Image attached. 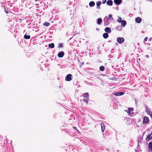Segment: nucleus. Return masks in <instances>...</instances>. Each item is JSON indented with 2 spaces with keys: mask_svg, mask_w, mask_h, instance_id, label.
Here are the masks:
<instances>
[{
  "mask_svg": "<svg viewBox=\"0 0 152 152\" xmlns=\"http://www.w3.org/2000/svg\"><path fill=\"white\" fill-rule=\"evenodd\" d=\"M104 26H107L110 23V22L109 19L107 16L105 17L104 19Z\"/></svg>",
  "mask_w": 152,
  "mask_h": 152,
  "instance_id": "obj_1",
  "label": "nucleus"
},
{
  "mask_svg": "<svg viewBox=\"0 0 152 152\" xmlns=\"http://www.w3.org/2000/svg\"><path fill=\"white\" fill-rule=\"evenodd\" d=\"M149 121V119L146 116H145L143 117V123L144 125H145L148 124Z\"/></svg>",
  "mask_w": 152,
  "mask_h": 152,
  "instance_id": "obj_2",
  "label": "nucleus"
},
{
  "mask_svg": "<svg viewBox=\"0 0 152 152\" xmlns=\"http://www.w3.org/2000/svg\"><path fill=\"white\" fill-rule=\"evenodd\" d=\"M124 41V38L122 37H118L117 39V41L119 44H122Z\"/></svg>",
  "mask_w": 152,
  "mask_h": 152,
  "instance_id": "obj_3",
  "label": "nucleus"
},
{
  "mask_svg": "<svg viewBox=\"0 0 152 152\" xmlns=\"http://www.w3.org/2000/svg\"><path fill=\"white\" fill-rule=\"evenodd\" d=\"M148 148L149 149V152H152V141L149 143L148 144Z\"/></svg>",
  "mask_w": 152,
  "mask_h": 152,
  "instance_id": "obj_4",
  "label": "nucleus"
},
{
  "mask_svg": "<svg viewBox=\"0 0 152 152\" xmlns=\"http://www.w3.org/2000/svg\"><path fill=\"white\" fill-rule=\"evenodd\" d=\"M141 19L139 17H137L135 19V21L137 23H140L141 22Z\"/></svg>",
  "mask_w": 152,
  "mask_h": 152,
  "instance_id": "obj_5",
  "label": "nucleus"
},
{
  "mask_svg": "<svg viewBox=\"0 0 152 152\" xmlns=\"http://www.w3.org/2000/svg\"><path fill=\"white\" fill-rule=\"evenodd\" d=\"M64 55V52L61 51L59 52L58 54V56L59 58H61Z\"/></svg>",
  "mask_w": 152,
  "mask_h": 152,
  "instance_id": "obj_6",
  "label": "nucleus"
},
{
  "mask_svg": "<svg viewBox=\"0 0 152 152\" xmlns=\"http://www.w3.org/2000/svg\"><path fill=\"white\" fill-rule=\"evenodd\" d=\"M124 93L122 92H116L114 94L116 96H121L123 95Z\"/></svg>",
  "mask_w": 152,
  "mask_h": 152,
  "instance_id": "obj_7",
  "label": "nucleus"
},
{
  "mask_svg": "<svg viewBox=\"0 0 152 152\" xmlns=\"http://www.w3.org/2000/svg\"><path fill=\"white\" fill-rule=\"evenodd\" d=\"M114 3L117 5L120 4L121 2V0H114Z\"/></svg>",
  "mask_w": 152,
  "mask_h": 152,
  "instance_id": "obj_8",
  "label": "nucleus"
},
{
  "mask_svg": "<svg viewBox=\"0 0 152 152\" xmlns=\"http://www.w3.org/2000/svg\"><path fill=\"white\" fill-rule=\"evenodd\" d=\"M113 2L111 0H109L107 1V4L109 6H112L113 5Z\"/></svg>",
  "mask_w": 152,
  "mask_h": 152,
  "instance_id": "obj_9",
  "label": "nucleus"
},
{
  "mask_svg": "<svg viewBox=\"0 0 152 152\" xmlns=\"http://www.w3.org/2000/svg\"><path fill=\"white\" fill-rule=\"evenodd\" d=\"M101 127L102 131V132H104L105 130V125L103 123L101 124Z\"/></svg>",
  "mask_w": 152,
  "mask_h": 152,
  "instance_id": "obj_10",
  "label": "nucleus"
},
{
  "mask_svg": "<svg viewBox=\"0 0 152 152\" xmlns=\"http://www.w3.org/2000/svg\"><path fill=\"white\" fill-rule=\"evenodd\" d=\"M104 31L105 32L110 33L111 32V29L109 27H106L104 29Z\"/></svg>",
  "mask_w": 152,
  "mask_h": 152,
  "instance_id": "obj_11",
  "label": "nucleus"
},
{
  "mask_svg": "<svg viewBox=\"0 0 152 152\" xmlns=\"http://www.w3.org/2000/svg\"><path fill=\"white\" fill-rule=\"evenodd\" d=\"M82 96L85 98H88L89 97V94L88 93H86L82 95Z\"/></svg>",
  "mask_w": 152,
  "mask_h": 152,
  "instance_id": "obj_12",
  "label": "nucleus"
},
{
  "mask_svg": "<svg viewBox=\"0 0 152 152\" xmlns=\"http://www.w3.org/2000/svg\"><path fill=\"white\" fill-rule=\"evenodd\" d=\"M72 79V77H66L65 80L66 81H70Z\"/></svg>",
  "mask_w": 152,
  "mask_h": 152,
  "instance_id": "obj_13",
  "label": "nucleus"
},
{
  "mask_svg": "<svg viewBox=\"0 0 152 152\" xmlns=\"http://www.w3.org/2000/svg\"><path fill=\"white\" fill-rule=\"evenodd\" d=\"M96 5H97V8L98 9H100V7H99V6L101 5V1H97L96 3Z\"/></svg>",
  "mask_w": 152,
  "mask_h": 152,
  "instance_id": "obj_14",
  "label": "nucleus"
},
{
  "mask_svg": "<svg viewBox=\"0 0 152 152\" xmlns=\"http://www.w3.org/2000/svg\"><path fill=\"white\" fill-rule=\"evenodd\" d=\"M95 2L93 1H91L89 3V6L90 7H92L95 5Z\"/></svg>",
  "mask_w": 152,
  "mask_h": 152,
  "instance_id": "obj_15",
  "label": "nucleus"
},
{
  "mask_svg": "<svg viewBox=\"0 0 152 152\" xmlns=\"http://www.w3.org/2000/svg\"><path fill=\"white\" fill-rule=\"evenodd\" d=\"M121 23L122 26L123 27H125L126 24V22L125 20H123Z\"/></svg>",
  "mask_w": 152,
  "mask_h": 152,
  "instance_id": "obj_16",
  "label": "nucleus"
},
{
  "mask_svg": "<svg viewBox=\"0 0 152 152\" xmlns=\"http://www.w3.org/2000/svg\"><path fill=\"white\" fill-rule=\"evenodd\" d=\"M116 29L117 30H118V31H121L122 29V28L121 27V26H117L116 28Z\"/></svg>",
  "mask_w": 152,
  "mask_h": 152,
  "instance_id": "obj_17",
  "label": "nucleus"
},
{
  "mask_svg": "<svg viewBox=\"0 0 152 152\" xmlns=\"http://www.w3.org/2000/svg\"><path fill=\"white\" fill-rule=\"evenodd\" d=\"M102 21V20L101 18H99L97 20V23L98 25H100Z\"/></svg>",
  "mask_w": 152,
  "mask_h": 152,
  "instance_id": "obj_18",
  "label": "nucleus"
},
{
  "mask_svg": "<svg viewBox=\"0 0 152 152\" xmlns=\"http://www.w3.org/2000/svg\"><path fill=\"white\" fill-rule=\"evenodd\" d=\"M103 37L104 39H106L108 37V34L107 33H104L103 34Z\"/></svg>",
  "mask_w": 152,
  "mask_h": 152,
  "instance_id": "obj_19",
  "label": "nucleus"
},
{
  "mask_svg": "<svg viewBox=\"0 0 152 152\" xmlns=\"http://www.w3.org/2000/svg\"><path fill=\"white\" fill-rule=\"evenodd\" d=\"M48 47L51 48H53L54 47V45L53 43H51L48 45Z\"/></svg>",
  "mask_w": 152,
  "mask_h": 152,
  "instance_id": "obj_20",
  "label": "nucleus"
},
{
  "mask_svg": "<svg viewBox=\"0 0 152 152\" xmlns=\"http://www.w3.org/2000/svg\"><path fill=\"white\" fill-rule=\"evenodd\" d=\"M128 111L127 110H125V111H126V112H127L128 115L130 116H131V115H132L134 113L132 112H129V111Z\"/></svg>",
  "mask_w": 152,
  "mask_h": 152,
  "instance_id": "obj_21",
  "label": "nucleus"
},
{
  "mask_svg": "<svg viewBox=\"0 0 152 152\" xmlns=\"http://www.w3.org/2000/svg\"><path fill=\"white\" fill-rule=\"evenodd\" d=\"M108 78L110 80H117V78L115 77H109Z\"/></svg>",
  "mask_w": 152,
  "mask_h": 152,
  "instance_id": "obj_22",
  "label": "nucleus"
},
{
  "mask_svg": "<svg viewBox=\"0 0 152 152\" xmlns=\"http://www.w3.org/2000/svg\"><path fill=\"white\" fill-rule=\"evenodd\" d=\"M147 113L150 116L152 119V112L150 110H148L147 111Z\"/></svg>",
  "mask_w": 152,
  "mask_h": 152,
  "instance_id": "obj_23",
  "label": "nucleus"
},
{
  "mask_svg": "<svg viewBox=\"0 0 152 152\" xmlns=\"http://www.w3.org/2000/svg\"><path fill=\"white\" fill-rule=\"evenodd\" d=\"M24 38L26 39H29L30 38V35H27L25 34L24 36Z\"/></svg>",
  "mask_w": 152,
  "mask_h": 152,
  "instance_id": "obj_24",
  "label": "nucleus"
},
{
  "mask_svg": "<svg viewBox=\"0 0 152 152\" xmlns=\"http://www.w3.org/2000/svg\"><path fill=\"white\" fill-rule=\"evenodd\" d=\"M104 69V67L103 66H101L99 67V70L102 71H103Z\"/></svg>",
  "mask_w": 152,
  "mask_h": 152,
  "instance_id": "obj_25",
  "label": "nucleus"
},
{
  "mask_svg": "<svg viewBox=\"0 0 152 152\" xmlns=\"http://www.w3.org/2000/svg\"><path fill=\"white\" fill-rule=\"evenodd\" d=\"M50 25V23H49L45 22L44 23V25L46 26H49Z\"/></svg>",
  "mask_w": 152,
  "mask_h": 152,
  "instance_id": "obj_26",
  "label": "nucleus"
},
{
  "mask_svg": "<svg viewBox=\"0 0 152 152\" xmlns=\"http://www.w3.org/2000/svg\"><path fill=\"white\" fill-rule=\"evenodd\" d=\"M123 20H122L121 18V17H118V19L117 20L118 22L119 23H121Z\"/></svg>",
  "mask_w": 152,
  "mask_h": 152,
  "instance_id": "obj_27",
  "label": "nucleus"
},
{
  "mask_svg": "<svg viewBox=\"0 0 152 152\" xmlns=\"http://www.w3.org/2000/svg\"><path fill=\"white\" fill-rule=\"evenodd\" d=\"M127 110V111L132 112L134 110V108H133L129 107Z\"/></svg>",
  "mask_w": 152,
  "mask_h": 152,
  "instance_id": "obj_28",
  "label": "nucleus"
},
{
  "mask_svg": "<svg viewBox=\"0 0 152 152\" xmlns=\"http://www.w3.org/2000/svg\"><path fill=\"white\" fill-rule=\"evenodd\" d=\"M112 15H111V14H110L108 15V18L109 19L110 18V20H113V18H112Z\"/></svg>",
  "mask_w": 152,
  "mask_h": 152,
  "instance_id": "obj_29",
  "label": "nucleus"
},
{
  "mask_svg": "<svg viewBox=\"0 0 152 152\" xmlns=\"http://www.w3.org/2000/svg\"><path fill=\"white\" fill-rule=\"evenodd\" d=\"M83 100L84 102H85L87 104H88V101L87 99H83Z\"/></svg>",
  "mask_w": 152,
  "mask_h": 152,
  "instance_id": "obj_30",
  "label": "nucleus"
},
{
  "mask_svg": "<svg viewBox=\"0 0 152 152\" xmlns=\"http://www.w3.org/2000/svg\"><path fill=\"white\" fill-rule=\"evenodd\" d=\"M145 109H146V113H147V111L148 110H150V109L149 108H148V107L147 106H146L145 107Z\"/></svg>",
  "mask_w": 152,
  "mask_h": 152,
  "instance_id": "obj_31",
  "label": "nucleus"
},
{
  "mask_svg": "<svg viewBox=\"0 0 152 152\" xmlns=\"http://www.w3.org/2000/svg\"><path fill=\"white\" fill-rule=\"evenodd\" d=\"M63 46V44L62 43H60L58 45V47L59 48H61Z\"/></svg>",
  "mask_w": 152,
  "mask_h": 152,
  "instance_id": "obj_32",
  "label": "nucleus"
},
{
  "mask_svg": "<svg viewBox=\"0 0 152 152\" xmlns=\"http://www.w3.org/2000/svg\"><path fill=\"white\" fill-rule=\"evenodd\" d=\"M4 11L6 13H8V11L7 10L5 7L4 8Z\"/></svg>",
  "mask_w": 152,
  "mask_h": 152,
  "instance_id": "obj_33",
  "label": "nucleus"
},
{
  "mask_svg": "<svg viewBox=\"0 0 152 152\" xmlns=\"http://www.w3.org/2000/svg\"><path fill=\"white\" fill-rule=\"evenodd\" d=\"M106 0H103L102 1V3L103 4H105L106 2Z\"/></svg>",
  "mask_w": 152,
  "mask_h": 152,
  "instance_id": "obj_34",
  "label": "nucleus"
},
{
  "mask_svg": "<svg viewBox=\"0 0 152 152\" xmlns=\"http://www.w3.org/2000/svg\"><path fill=\"white\" fill-rule=\"evenodd\" d=\"M73 129H75L77 130V132H79L78 131V130L77 129V128L75 127H73Z\"/></svg>",
  "mask_w": 152,
  "mask_h": 152,
  "instance_id": "obj_35",
  "label": "nucleus"
},
{
  "mask_svg": "<svg viewBox=\"0 0 152 152\" xmlns=\"http://www.w3.org/2000/svg\"><path fill=\"white\" fill-rule=\"evenodd\" d=\"M148 39V37H145L144 39V40L145 41H146Z\"/></svg>",
  "mask_w": 152,
  "mask_h": 152,
  "instance_id": "obj_36",
  "label": "nucleus"
},
{
  "mask_svg": "<svg viewBox=\"0 0 152 152\" xmlns=\"http://www.w3.org/2000/svg\"><path fill=\"white\" fill-rule=\"evenodd\" d=\"M66 76H72V75L71 74H69L66 75Z\"/></svg>",
  "mask_w": 152,
  "mask_h": 152,
  "instance_id": "obj_37",
  "label": "nucleus"
},
{
  "mask_svg": "<svg viewBox=\"0 0 152 152\" xmlns=\"http://www.w3.org/2000/svg\"><path fill=\"white\" fill-rule=\"evenodd\" d=\"M152 39V38H151L149 39V40L150 41H151Z\"/></svg>",
  "mask_w": 152,
  "mask_h": 152,
  "instance_id": "obj_38",
  "label": "nucleus"
},
{
  "mask_svg": "<svg viewBox=\"0 0 152 152\" xmlns=\"http://www.w3.org/2000/svg\"><path fill=\"white\" fill-rule=\"evenodd\" d=\"M146 58H148V57H149V56L148 55H146Z\"/></svg>",
  "mask_w": 152,
  "mask_h": 152,
  "instance_id": "obj_39",
  "label": "nucleus"
},
{
  "mask_svg": "<svg viewBox=\"0 0 152 152\" xmlns=\"http://www.w3.org/2000/svg\"><path fill=\"white\" fill-rule=\"evenodd\" d=\"M39 5V4H35V5L38 6Z\"/></svg>",
  "mask_w": 152,
  "mask_h": 152,
  "instance_id": "obj_40",
  "label": "nucleus"
},
{
  "mask_svg": "<svg viewBox=\"0 0 152 152\" xmlns=\"http://www.w3.org/2000/svg\"><path fill=\"white\" fill-rule=\"evenodd\" d=\"M39 1V0H35V1Z\"/></svg>",
  "mask_w": 152,
  "mask_h": 152,
  "instance_id": "obj_41",
  "label": "nucleus"
},
{
  "mask_svg": "<svg viewBox=\"0 0 152 152\" xmlns=\"http://www.w3.org/2000/svg\"><path fill=\"white\" fill-rule=\"evenodd\" d=\"M88 7V6H86V7Z\"/></svg>",
  "mask_w": 152,
  "mask_h": 152,
  "instance_id": "obj_42",
  "label": "nucleus"
},
{
  "mask_svg": "<svg viewBox=\"0 0 152 152\" xmlns=\"http://www.w3.org/2000/svg\"><path fill=\"white\" fill-rule=\"evenodd\" d=\"M59 88H61V86L59 87Z\"/></svg>",
  "mask_w": 152,
  "mask_h": 152,
  "instance_id": "obj_43",
  "label": "nucleus"
},
{
  "mask_svg": "<svg viewBox=\"0 0 152 152\" xmlns=\"http://www.w3.org/2000/svg\"><path fill=\"white\" fill-rule=\"evenodd\" d=\"M59 88H61V86L59 87Z\"/></svg>",
  "mask_w": 152,
  "mask_h": 152,
  "instance_id": "obj_44",
  "label": "nucleus"
},
{
  "mask_svg": "<svg viewBox=\"0 0 152 152\" xmlns=\"http://www.w3.org/2000/svg\"><path fill=\"white\" fill-rule=\"evenodd\" d=\"M138 145L139 146V143H138Z\"/></svg>",
  "mask_w": 152,
  "mask_h": 152,
  "instance_id": "obj_45",
  "label": "nucleus"
},
{
  "mask_svg": "<svg viewBox=\"0 0 152 152\" xmlns=\"http://www.w3.org/2000/svg\"><path fill=\"white\" fill-rule=\"evenodd\" d=\"M76 85H77V84H76Z\"/></svg>",
  "mask_w": 152,
  "mask_h": 152,
  "instance_id": "obj_46",
  "label": "nucleus"
},
{
  "mask_svg": "<svg viewBox=\"0 0 152 152\" xmlns=\"http://www.w3.org/2000/svg\"><path fill=\"white\" fill-rule=\"evenodd\" d=\"M76 85H77V84H76Z\"/></svg>",
  "mask_w": 152,
  "mask_h": 152,
  "instance_id": "obj_47",
  "label": "nucleus"
},
{
  "mask_svg": "<svg viewBox=\"0 0 152 152\" xmlns=\"http://www.w3.org/2000/svg\"><path fill=\"white\" fill-rule=\"evenodd\" d=\"M124 78H122V79H124Z\"/></svg>",
  "mask_w": 152,
  "mask_h": 152,
  "instance_id": "obj_48",
  "label": "nucleus"
}]
</instances>
